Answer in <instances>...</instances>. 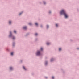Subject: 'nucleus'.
<instances>
[{
  "label": "nucleus",
  "instance_id": "f257e3e1",
  "mask_svg": "<svg viewBox=\"0 0 79 79\" xmlns=\"http://www.w3.org/2000/svg\"><path fill=\"white\" fill-rule=\"evenodd\" d=\"M9 37L11 38L13 40H15V39H16V37H15V36H14L13 35H12L11 31H10V34L9 35Z\"/></svg>",
  "mask_w": 79,
  "mask_h": 79
},
{
  "label": "nucleus",
  "instance_id": "f03ea898",
  "mask_svg": "<svg viewBox=\"0 0 79 79\" xmlns=\"http://www.w3.org/2000/svg\"><path fill=\"white\" fill-rule=\"evenodd\" d=\"M66 12L65 10H62L60 12V15H64Z\"/></svg>",
  "mask_w": 79,
  "mask_h": 79
},
{
  "label": "nucleus",
  "instance_id": "7ed1b4c3",
  "mask_svg": "<svg viewBox=\"0 0 79 79\" xmlns=\"http://www.w3.org/2000/svg\"><path fill=\"white\" fill-rule=\"evenodd\" d=\"M36 55L37 56H39L40 55V51H37V52L36 53Z\"/></svg>",
  "mask_w": 79,
  "mask_h": 79
},
{
  "label": "nucleus",
  "instance_id": "20e7f679",
  "mask_svg": "<svg viewBox=\"0 0 79 79\" xmlns=\"http://www.w3.org/2000/svg\"><path fill=\"white\" fill-rule=\"evenodd\" d=\"M65 18H68V14L66 13V12L63 15Z\"/></svg>",
  "mask_w": 79,
  "mask_h": 79
},
{
  "label": "nucleus",
  "instance_id": "39448f33",
  "mask_svg": "<svg viewBox=\"0 0 79 79\" xmlns=\"http://www.w3.org/2000/svg\"><path fill=\"white\" fill-rule=\"evenodd\" d=\"M23 29H24L25 30H26L27 29V27L26 26H24L23 27Z\"/></svg>",
  "mask_w": 79,
  "mask_h": 79
},
{
  "label": "nucleus",
  "instance_id": "423d86ee",
  "mask_svg": "<svg viewBox=\"0 0 79 79\" xmlns=\"http://www.w3.org/2000/svg\"><path fill=\"white\" fill-rule=\"evenodd\" d=\"M54 60H55V59L53 58H52L50 60V61L51 62H52V61H53Z\"/></svg>",
  "mask_w": 79,
  "mask_h": 79
},
{
  "label": "nucleus",
  "instance_id": "0eeeda50",
  "mask_svg": "<svg viewBox=\"0 0 79 79\" xmlns=\"http://www.w3.org/2000/svg\"><path fill=\"white\" fill-rule=\"evenodd\" d=\"M58 25H59V24L56 23L55 24V26L56 27H58Z\"/></svg>",
  "mask_w": 79,
  "mask_h": 79
},
{
  "label": "nucleus",
  "instance_id": "6e6552de",
  "mask_svg": "<svg viewBox=\"0 0 79 79\" xmlns=\"http://www.w3.org/2000/svg\"><path fill=\"white\" fill-rule=\"evenodd\" d=\"M10 70H11V71H12V70H13V68L11 67H10Z\"/></svg>",
  "mask_w": 79,
  "mask_h": 79
},
{
  "label": "nucleus",
  "instance_id": "1a4fd4ad",
  "mask_svg": "<svg viewBox=\"0 0 79 79\" xmlns=\"http://www.w3.org/2000/svg\"><path fill=\"white\" fill-rule=\"evenodd\" d=\"M45 65H46V66H47V64H48V61H46L45 62Z\"/></svg>",
  "mask_w": 79,
  "mask_h": 79
},
{
  "label": "nucleus",
  "instance_id": "9d476101",
  "mask_svg": "<svg viewBox=\"0 0 79 79\" xmlns=\"http://www.w3.org/2000/svg\"><path fill=\"white\" fill-rule=\"evenodd\" d=\"M15 42H13L12 43V45H13V47H15Z\"/></svg>",
  "mask_w": 79,
  "mask_h": 79
},
{
  "label": "nucleus",
  "instance_id": "9b49d317",
  "mask_svg": "<svg viewBox=\"0 0 79 79\" xmlns=\"http://www.w3.org/2000/svg\"><path fill=\"white\" fill-rule=\"evenodd\" d=\"M29 25L30 26H32V23H28Z\"/></svg>",
  "mask_w": 79,
  "mask_h": 79
},
{
  "label": "nucleus",
  "instance_id": "f8f14e48",
  "mask_svg": "<svg viewBox=\"0 0 79 79\" xmlns=\"http://www.w3.org/2000/svg\"><path fill=\"white\" fill-rule=\"evenodd\" d=\"M9 24L10 25H11V21H9Z\"/></svg>",
  "mask_w": 79,
  "mask_h": 79
},
{
  "label": "nucleus",
  "instance_id": "ddd939ff",
  "mask_svg": "<svg viewBox=\"0 0 79 79\" xmlns=\"http://www.w3.org/2000/svg\"><path fill=\"white\" fill-rule=\"evenodd\" d=\"M43 2L44 5H46V2H45V1H44Z\"/></svg>",
  "mask_w": 79,
  "mask_h": 79
},
{
  "label": "nucleus",
  "instance_id": "4468645a",
  "mask_svg": "<svg viewBox=\"0 0 79 79\" xmlns=\"http://www.w3.org/2000/svg\"><path fill=\"white\" fill-rule=\"evenodd\" d=\"M46 27H47V29H48V28H49V25H46Z\"/></svg>",
  "mask_w": 79,
  "mask_h": 79
},
{
  "label": "nucleus",
  "instance_id": "2eb2a0df",
  "mask_svg": "<svg viewBox=\"0 0 79 79\" xmlns=\"http://www.w3.org/2000/svg\"><path fill=\"white\" fill-rule=\"evenodd\" d=\"M22 13H23V11H22L19 14V15H21Z\"/></svg>",
  "mask_w": 79,
  "mask_h": 79
},
{
  "label": "nucleus",
  "instance_id": "dca6fc26",
  "mask_svg": "<svg viewBox=\"0 0 79 79\" xmlns=\"http://www.w3.org/2000/svg\"><path fill=\"white\" fill-rule=\"evenodd\" d=\"M23 68L24 69V70H26V69L25 68V67L24 66H23Z\"/></svg>",
  "mask_w": 79,
  "mask_h": 79
},
{
  "label": "nucleus",
  "instance_id": "f3484780",
  "mask_svg": "<svg viewBox=\"0 0 79 79\" xmlns=\"http://www.w3.org/2000/svg\"><path fill=\"white\" fill-rule=\"evenodd\" d=\"M50 43H47V45H50Z\"/></svg>",
  "mask_w": 79,
  "mask_h": 79
},
{
  "label": "nucleus",
  "instance_id": "a211bd4d",
  "mask_svg": "<svg viewBox=\"0 0 79 79\" xmlns=\"http://www.w3.org/2000/svg\"><path fill=\"white\" fill-rule=\"evenodd\" d=\"M51 13H52V11H51L50 10L49 11V15H50V14H51Z\"/></svg>",
  "mask_w": 79,
  "mask_h": 79
},
{
  "label": "nucleus",
  "instance_id": "6ab92c4d",
  "mask_svg": "<svg viewBox=\"0 0 79 79\" xmlns=\"http://www.w3.org/2000/svg\"><path fill=\"white\" fill-rule=\"evenodd\" d=\"M40 50V51H43V48H41Z\"/></svg>",
  "mask_w": 79,
  "mask_h": 79
},
{
  "label": "nucleus",
  "instance_id": "aec40b11",
  "mask_svg": "<svg viewBox=\"0 0 79 79\" xmlns=\"http://www.w3.org/2000/svg\"><path fill=\"white\" fill-rule=\"evenodd\" d=\"M29 35V33H27L26 35V36H27V35Z\"/></svg>",
  "mask_w": 79,
  "mask_h": 79
},
{
  "label": "nucleus",
  "instance_id": "412c9836",
  "mask_svg": "<svg viewBox=\"0 0 79 79\" xmlns=\"http://www.w3.org/2000/svg\"><path fill=\"white\" fill-rule=\"evenodd\" d=\"M35 24L36 26H38V23H35Z\"/></svg>",
  "mask_w": 79,
  "mask_h": 79
},
{
  "label": "nucleus",
  "instance_id": "4be33fe9",
  "mask_svg": "<svg viewBox=\"0 0 79 79\" xmlns=\"http://www.w3.org/2000/svg\"><path fill=\"white\" fill-rule=\"evenodd\" d=\"M38 35V34L37 33H36L35 34V36H37V35Z\"/></svg>",
  "mask_w": 79,
  "mask_h": 79
},
{
  "label": "nucleus",
  "instance_id": "5701e85b",
  "mask_svg": "<svg viewBox=\"0 0 79 79\" xmlns=\"http://www.w3.org/2000/svg\"><path fill=\"white\" fill-rule=\"evenodd\" d=\"M11 55H13V52H12L11 53Z\"/></svg>",
  "mask_w": 79,
  "mask_h": 79
},
{
  "label": "nucleus",
  "instance_id": "b1692460",
  "mask_svg": "<svg viewBox=\"0 0 79 79\" xmlns=\"http://www.w3.org/2000/svg\"><path fill=\"white\" fill-rule=\"evenodd\" d=\"M14 33H15V34H16V31H14Z\"/></svg>",
  "mask_w": 79,
  "mask_h": 79
},
{
  "label": "nucleus",
  "instance_id": "393cba45",
  "mask_svg": "<svg viewBox=\"0 0 79 79\" xmlns=\"http://www.w3.org/2000/svg\"><path fill=\"white\" fill-rule=\"evenodd\" d=\"M61 48H59V51H61Z\"/></svg>",
  "mask_w": 79,
  "mask_h": 79
},
{
  "label": "nucleus",
  "instance_id": "a878e982",
  "mask_svg": "<svg viewBox=\"0 0 79 79\" xmlns=\"http://www.w3.org/2000/svg\"><path fill=\"white\" fill-rule=\"evenodd\" d=\"M37 40H38V39H37V38H36V39H35V41H37Z\"/></svg>",
  "mask_w": 79,
  "mask_h": 79
},
{
  "label": "nucleus",
  "instance_id": "bb28decb",
  "mask_svg": "<svg viewBox=\"0 0 79 79\" xmlns=\"http://www.w3.org/2000/svg\"><path fill=\"white\" fill-rule=\"evenodd\" d=\"M52 79H54V76H52Z\"/></svg>",
  "mask_w": 79,
  "mask_h": 79
},
{
  "label": "nucleus",
  "instance_id": "cd10ccee",
  "mask_svg": "<svg viewBox=\"0 0 79 79\" xmlns=\"http://www.w3.org/2000/svg\"><path fill=\"white\" fill-rule=\"evenodd\" d=\"M40 27H43V26H42V25H40Z\"/></svg>",
  "mask_w": 79,
  "mask_h": 79
},
{
  "label": "nucleus",
  "instance_id": "c85d7f7f",
  "mask_svg": "<svg viewBox=\"0 0 79 79\" xmlns=\"http://www.w3.org/2000/svg\"><path fill=\"white\" fill-rule=\"evenodd\" d=\"M77 50H79V48H77Z\"/></svg>",
  "mask_w": 79,
  "mask_h": 79
},
{
  "label": "nucleus",
  "instance_id": "c756f323",
  "mask_svg": "<svg viewBox=\"0 0 79 79\" xmlns=\"http://www.w3.org/2000/svg\"><path fill=\"white\" fill-rule=\"evenodd\" d=\"M45 79H47V77H45Z\"/></svg>",
  "mask_w": 79,
  "mask_h": 79
},
{
  "label": "nucleus",
  "instance_id": "7c9ffc66",
  "mask_svg": "<svg viewBox=\"0 0 79 79\" xmlns=\"http://www.w3.org/2000/svg\"><path fill=\"white\" fill-rule=\"evenodd\" d=\"M20 61H21V63H22V62L23 61V60H21Z\"/></svg>",
  "mask_w": 79,
  "mask_h": 79
}]
</instances>
